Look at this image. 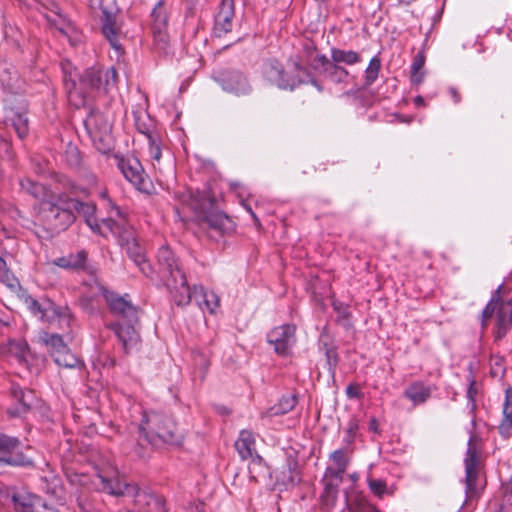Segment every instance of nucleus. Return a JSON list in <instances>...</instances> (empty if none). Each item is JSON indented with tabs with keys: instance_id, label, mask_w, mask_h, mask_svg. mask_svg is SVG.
Returning a JSON list of instances; mask_svg holds the SVG:
<instances>
[{
	"instance_id": "obj_1",
	"label": "nucleus",
	"mask_w": 512,
	"mask_h": 512,
	"mask_svg": "<svg viewBox=\"0 0 512 512\" xmlns=\"http://www.w3.org/2000/svg\"><path fill=\"white\" fill-rule=\"evenodd\" d=\"M63 72V84L69 103L75 108L85 106L89 90L106 91L116 85L117 72L114 67L107 69L101 67L87 68L82 74L68 61L61 62Z\"/></svg>"
},
{
	"instance_id": "obj_2",
	"label": "nucleus",
	"mask_w": 512,
	"mask_h": 512,
	"mask_svg": "<svg viewBox=\"0 0 512 512\" xmlns=\"http://www.w3.org/2000/svg\"><path fill=\"white\" fill-rule=\"evenodd\" d=\"M102 296L109 308V312L116 318L108 325L126 354L137 349L140 344L139 309L135 306L128 294L119 295L106 288L102 289Z\"/></svg>"
},
{
	"instance_id": "obj_3",
	"label": "nucleus",
	"mask_w": 512,
	"mask_h": 512,
	"mask_svg": "<svg viewBox=\"0 0 512 512\" xmlns=\"http://www.w3.org/2000/svg\"><path fill=\"white\" fill-rule=\"evenodd\" d=\"M183 202L197 215L199 224L211 237L229 235L235 230L234 221L225 213L214 209V198L208 193L191 190L183 195Z\"/></svg>"
},
{
	"instance_id": "obj_4",
	"label": "nucleus",
	"mask_w": 512,
	"mask_h": 512,
	"mask_svg": "<svg viewBox=\"0 0 512 512\" xmlns=\"http://www.w3.org/2000/svg\"><path fill=\"white\" fill-rule=\"evenodd\" d=\"M159 274L168 290L171 300L179 307L191 302V291L179 259L169 246L163 245L157 252Z\"/></svg>"
},
{
	"instance_id": "obj_5",
	"label": "nucleus",
	"mask_w": 512,
	"mask_h": 512,
	"mask_svg": "<svg viewBox=\"0 0 512 512\" xmlns=\"http://www.w3.org/2000/svg\"><path fill=\"white\" fill-rule=\"evenodd\" d=\"M262 76L270 84L281 90L294 91L302 84L310 83L319 92L324 90L323 85L298 61H291L288 67L276 59H269L262 66Z\"/></svg>"
},
{
	"instance_id": "obj_6",
	"label": "nucleus",
	"mask_w": 512,
	"mask_h": 512,
	"mask_svg": "<svg viewBox=\"0 0 512 512\" xmlns=\"http://www.w3.org/2000/svg\"><path fill=\"white\" fill-rule=\"evenodd\" d=\"M139 432L154 447L164 444L178 446L183 441V434L174 419L159 411H144L139 424Z\"/></svg>"
},
{
	"instance_id": "obj_7",
	"label": "nucleus",
	"mask_w": 512,
	"mask_h": 512,
	"mask_svg": "<svg viewBox=\"0 0 512 512\" xmlns=\"http://www.w3.org/2000/svg\"><path fill=\"white\" fill-rule=\"evenodd\" d=\"M475 438L476 436L471 434L464 458L466 496L464 504L477 501L486 486V478L481 472V451L475 444Z\"/></svg>"
},
{
	"instance_id": "obj_8",
	"label": "nucleus",
	"mask_w": 512,
	"mask_h": 512,
	"mask_svg": "<svg viewBox=\"0 0 512 512\" xmlns=\"http://www.w3.org/2000/svg\"><path fill=\"white\" fill-rule=\"evenodd\" d=\"M84 127L94 147L101 153L113 149L112 124L108 117L99 110H91L84 119Z\"/></svg>"
},
{
	"instance_id": "obj_9",
	"label": "nucleus",
	"mask_w": 512,
	"mask_h": 512,
	"mask_svg": "<svg viewBox=\"0 0 512 512\" xmlns=\"http://www.w3.org/2000/svg\"><path fill=\"white\" fill-rule=\"evenodd\" d=\"M40 216L47 229L52 232L66 230L75 221V215L69 207V198L59 200L58 203L43 202Z\"/></svg>"
},
{
	"instance_id": "obj_10",
	"label": "nucleus",
	"mask_w": 512,
	"mask_h": 512,
	"mask_svg": "<svg viewBox=\"0 0 512 512\" xmlns=\"http://www.w3.org/2000/svg\"><path fill=\"white\" fill-rule=\"evenodd\" d=\"M151 31L153 37V49L160 55L168 53L169 35L168 28V10L164 0H159L150 14Z\"/></svg>"
},
{
	"instance_id": "obj_11",
	"label": "nucleus",
	"mask_w": 512,
	"mask_h": 512,
	"mask_svg": "<svg viewBox=\"0 0 512 512\" xmlns=\"http://www.w3.org/2000/svg\"><path fill=\"white\" fill-rule=\"evenodd\" d=\"M119 243L125 250L129 259L139 268V271L147 278L153 279L154 270L146 257L144 248L139 244L135 230L124 229L120 233Z\"/></svg>"
},
{
	"instance_id": "obj_12",
	"label": "nucleus",
	"mask_w": 512,
	"mask_h": 512,
	"mask_svg": "<svg viewBox=\"0 0 512 512\" xmlns=\"http://www.w3.org/2000/svg\"><path fill=\"white\" fill-rule=\"evenodd\" d=\"M21 441L17 437L0 434V466L33 467L32 457L20 451Z\"/></svg>"
},
{
	"instance_id": "obj_13",
	"label": "nucleus",
	"mask_w": 512,
	"mask_h": 512,
	"mask_svg": "<svg viewBox=\"0 0 512 512\" xmlns=\"http://www.w3.org/2000/svg\"><path fill=\"white\" fill-rule=\"evenodd\" d=\"M117 167L123 176L139 191L149 193L151 182L137 158L115 156Z\"/></svg>"
},
{
	"instance_id": "obj_14",
	"label": "nucleus",
	"mask_w": 512,
	"mask_h": 512,
	"mask_svg": "<svg viewBox=\"0 0 512 512\" xmlns=\"http://www.w3.org/2000/svg\"><path fill=\"white\" fill-rule=\"evenodd\" d=\"M215 81L223 90L237 95H246L251 91V86L246 76L239 70L227 68L217 72Z\"/></svg>"
},
{
	"instance_id": "obj_15",
	"label": "nucleus",
	"mask_w": 512,
	"mask_h": 512,
	"mask_svg": "<svg viewBox=\"0 0 512 512\" xmlns=\"http://www.w3.org/2000/svg\"><path fill=\"white\" fill-rule=\"evenodd\" d=\"M310 66L332 83L346 84L349 82L350 74L348 70L329 60L325 55H317L312 60Z\"/></svg>"
},
{
	"instance_id": "obj_16",
	"label": "nucleus",
	"mask_w": 512,
	"mask_h": 512,
	"mask_svg": "<svg viewBox=\"0 0 512 512\" xmlns=\"http://www.w3.org/2000/svg\"><path fill=\"white\" fill-rule=\"evenodd\" d=\"M296 327L291 324H284L273 328L267 334V341L274 346V350L279 355H288L296 342Z\"/></svg>"
},
{
	"instance_id": "obj_17",
	"label": "nucleus",
	"mask_w": 512,
	"mask_h": 512,
	"mask_svg": "<svg viewBox=\"0 0 512 512\" xmlns=\"http://www.w3.org/2000/svg\"><path fill=\"white\" fill-rule=\"evenodd\" d=\"M495 324L492 330L494 342H500L504 339L512 328V300L497 301L495 311Z\"/></svg>"
},
{
	"instance_id": "obj_18",
	"label": "nucleus",
	"mask_w": 512,
	"mask_h": 512,
	"mask_svg": "<svg viewBox=\"0 0 512 512\" xmlns=\"http://www.w3.org/2000/svg\"><path fill=\"white\" fill-rule=\"evenodd\" d=\"M74 320V315L67 305H58L50 299H46V307L41 321L51 325L55 324L59 329H69Z\"/></svg>"
},
{
	"instance_id": "obj_19",
	"label": "nucleus",
	"mask_w": 512,
	"mask_h": 512,
	"mask_svg": "<svg viewBox=\"0 0 512 512\" xmlns=\"http://www.w3.org/2000/svg\"><path fill=\"white\" fill-rule=\"evenodd\" d=\"M235 15V0H222L219 12L215 16L214 35L223 37L232 30Z\"/></svg>"
},
{
	"instance_id": "obj_20",
	"label": "nucleus",
	"mask_w": 512,
	"mask_h": 512,
	"mask_svg": "<svg viewBox=\"0 0 512 512\" xmlns=\"http://www.w3.org/2000/svg\"><path fill=\"white\" fill-rule=\"evenodd\" d=\"M11 396L16 402L15 407L8 410V413L11 416H21L26 414L31 410L37 400L33 390L23 389L18 385H12Z\"/></svg>"
},
{
	"instance_id": "obj_21",
	"label": "nucleus",
	"mask_w": 512,
	"mask_h": 512,
	"mask_svg": "<svg viewBox=\"0 0 512 512\" xmlns=\"http://www.w3.org/2000/svg\"><path fill=\"white\" fill-rule=\"evenodd\" d=\"M14 508L17 512H57L52 506L36 495H13Z\"/></svg>"
},
{
	"instance_id": "obj_22",
	"label": "nucleus",
	"mask_w": 512,
	"mask_h": 512,
	"mask_svg": "<svg viewBox=\"0 0 512 512\" xmlns=\"http://www.w3.org/2000/svg\"><path fill=\"white\" fill-rule=\"evenodd\" d=\"M102 32L109 41L112 48L118 54L122 53V46L119 42L120 28L116 24V16L107 9L102 10Z\"/></svg>"
},
{
	"instance_id": "obj_23",
	"label": "nucleus",
	"mask_w": 512,
	"mask_h": 512,
	"mask_svg": "<svg viewBox=\"0 0 512 512\" xmlns=\"http://www.w3.org/2000/svg\"><path fill=\"white\" fill-rule=\"evenodd\" d=\"M0 83L10 93L18 94L24 91V81L18 71L6 64H0Z\"/></svg>"
},
{
	"instance_id": "obj_24",
	"label": "nucleus",
	"mask_w": 512,
	"mask_h": 512,
	"mask_svg": "<svg viewBox=\"0 0 512 512\" xmlns=\"http://www.w3.org/2000/svg\"><path fill=\"white\" fill-rule=\"evenodd\" d=\"M276 483L285 488L294 487L301 481L296 459L289 457L280 472L276 473Z\"/></svg>"
},
{
	"instance_id": "obj_25",
	"label": "nucleus",
	"mask_w": 512,
	"mask_h": 512,
	"mask_svg": "<svg viewBox=\"0 0 512 512\" xmlns=\"http://www.w3.org/2000/svg\"><path fill=\"white\" fill-rule=\"evenodd\" d=\"M432 391V386L423 381H413L404 390L403 396L417 406L424 404L431 397Z\"/></svg>"
},
{
	"instance_id": "obj_26",
	"label": "nucleus",
	"mask_w": 512,
	"mask_h": 512,
	"mask_svg": "<svg viewBox=\"0 0 512 512\" xmlns=\"http://www.w3.org/2000/svg\"><path fill=\"white\" fill-rule=\"evenodd\" d=\"M47 20L51 26L66 36L73 45L79 41L77 29L66 15L57 13L56 17H47Z\"/></svg>"
},
{
	"instance_id": "obj_27",
	"label": "nucleus",
	"mask_w": 512,
	"mask_h": 512,
	"mask_svg": "<svg viewBox=\"0 0 512 512\" xmlns=\"http://www.w3.org/2000/svg\"><path fill=\"white\" fill-rule=\"evenodd\" d=\"M69 207L72 210V213L76 216H83L85 218L86 223L94 229V225L98 227L95 222V212L96 206L91 202H83L75 198H69Z\"/></svg>"
},
{
	"instance_id": "obj_28",
	"label": "nucleus",
	"mask_w": 512,
	"mask_h": 512,
	"mask_svg": "<svg viewBox=\"0 0 512 512\" xmlns=\"http://www.w3.org/2000/svg\"><path fill=\"white\" fill-rule=\"evenodd\" d=\"M5 117L6 123H11L18 137L24 139L29 133V120L25 112H18L13 108H9Z\"/></svg>"
},
{
	"instance_id": "obj_29",
	"label": "nucleus",
	"mask_w": 512,
	"mask_h": 512,
	"mask_svg": "<svg viewBox=\"0 0 512 512\" xmlns=\"http://www.w3.org/2000/svg\"><path fill=\"white\" fill-rule=\"evenodd\" d=\"M297 404V398L293 394L282 396L278 403L273 405L272 407L266 409L261 413L262 418H272L275 416L284 415L291 410L294 409V407Z\"/></svg>"
},
{
	"instance_id": "obj_30",
	"label": "nucleus",
	"mask_w": 512,
	"mask_h": 512,
	"mask_svg": "<svg viewBox=\"0 0 512 512\" xmlns=\"http://www.w3.org/2000/svg\"><path fill=\"white\" fill-rule=\"evenodd\" d=\"M254 446L255 439L253 433L249 430H242L239 438L235 442V449L239 456L243 460L251 458L253 456V451L255 450Z\"/></svg>"
},
{
	"instance_id": "obj_31",
	"label": "nucleus",
	"mask_w": 512,
	"mask_h": 512,
	"mask_svg": "<svg viewBox=\"0 0 512 512\" xmlns=\"http://www.w3.org/2000/svg\"><path fill=\"white\" fill-rule=\"evenodd\" d=\"M503 418L498 426L499 433L503 437H508L512 429V389L505 391V401L503 404Z\"/></svg>"
},
{
	"instance_id": "obj_32",
	"label": "nucleus",
	"mask_w": 512,
	"mask_h": 512,
	"mask_svg": "<svg viewBox=\"0 0 512 512\" xmlns=\"http://www.w3.org/2000/svg\"><path fill=\"white\" fill-rule=\"evenodd\" d=\"M320 350L324 353L326 357L328 372L333 376L335 374L336 367L339 363L337 347L329 341L327 336L321 335Z\"/></svg>"
},
{
	"instance_id": "obj_33",
	"label": "nucleus",
	"mask_w": 512,
	"mask_h": 512,
	"mask_svg": "<svg viewBox=\"0 0 512 512\" xmlns=\"http://www.w3.org/2000/svg\"><path fill=\"white\" fill-rule=\"evenodd\" d=\"M40 340L46 346L48 352L53 358H55L57 354H60L68 347L63 341L62 336L59 334L42 332L40 334Z\"/></svg>"
},
{
	"instance_id": "obj_34",
	"label": "nucleus",
	"mask_w": 512,
	"mask_h": 512,
	"mask_svg": "<svg viewBox=\"0 0 512 512\" xmlns=\"http://www.w3.org/2000/svg\"><path fill=\"white\" fill-rule=\"evenodd\" d=\"M85 261H86V253L84 251H79L76 254H71L68 256H63V257L57 258L54 263L58 267H61L64 269L78 270V269L85 268Z\"/></svg>"
},
{
	"instance_id": "obj_35",
	"label": "nucleus",
	"mask_w": 512,
	"mask_h": 512,
	"mask_svg": "<svg viewBox=\"0 0 512 512\" xmlns=\"http://www.w3.org/2000/svg\"><path fill=\"white\" fill-rule=\"evenodd\" d=\"M331 61L334 63H344L347 65H354L361 61V56L358 52L353 50H342L339 48L331 49Z\"/></svg>"
},
{
	"instance_id": "obj_36",
	"label": "nucleus",
	"mask_w": 512,
	"mask_h": 512,
	"mask_svg": "<svg viewBox=\"0 0 512 512\" xmlns=\"http://www.w3.org/2000/svg\"><path fill=\"white\" fill-rule=\"evenodd\" d=\"M426 61L424 51H419L413 59L410 71V79L413 84L419 85L423 82L425 72L423 70Z\"/></svg>"
},
{
	"instance_id": "obj_37",
	"label": "nucleus",
	"mask_w": 512,
	"mask_h": 512,
	"mask_svg": "<svg viewBox=\"0 0 512 512\" xmlns=\"http://www.w3.org/2000/svg\"><path fill=\"white\" fill-rule=\"evenodd\" d=\"M502 289V285L498 287V289L494 292L492 295L490 301L486 304L484 309L482 310L480 314V322H481V328L482 330H486L490 319L493 317L496 308H497V301L499 300V293Z\"/></svg>"
},
{
	"instance_id": "obj_38",
	"label": "nucleus",
	"mask_w": 512,
	"mask_h": 512,
	"mask_svg": "<svg viewBox=\"0 0 512 512\" xmlns=\"http://www.w3.org/2000/svg\"><path fill=\"white\" fill-rule=\"evenodd\" d=\"M53 359L57 365L65 368H76L82 366L81 360L76 355L71 353L68 347L60 354H57Z\"/></svg>"
},
{
	"instance_id": "obj_39",
	"label": "nucleus",
	"mask_w": 512,
	"mask_h": 512,
	"mask_svg": "<svg viewBox=\"0 0 512 512\" xmlns=\"http://www.w3.org/2000/svg\"><path fill=\"white\" fill-rule=\"evenodd\" d=\"M346 505L348 512H383L364 497H359L352 502L347 501Z\"/></svg>"
},
{
	"instance_id": "obj_40",
	"label": "nucleus",
	"mask_w": 512,
	"mask_h": 512,
	"mask_svg": "<svg viewBox=\"0 0 512 512\" xmlns=\"http://www.w3.org/2000/svg\"><path fill=\"white\" fill-rule=\"evenodd\" d=\"M20 186L23 191L33 196L34 198H41L45 195L44 185L30 178L21 179Z\"/></svg>"
},
{
	"instance_id": "obj_41",
	"label": "nucleus",
	"mask_w": 512,
	"mask_h": 512,
	"mask_svg": "<svg viewBox=\"0 0 512 512\" xmlns=\"http://www.w3.org/2000/svg\"><path fill=\"white\" fill-rule=\"evenodd\" d=\"M381 69V60L378 56H374L365 70L364 87H370L378 78Z\"/></svg>"
},
{
	"instance_id": "obj_42",
	"label": "nucleus",
	"mask_w": 512,
	"mask_h": 512,
	"mask_svg": "<svg viewBox=\"0 0 512 512\" xmlns=\"http://www.w3.org/2000/svg\"><path fill=\"white\" fill-rule=\"evenodd\" d=\"M0 281L9 288H15L18 280L8 268L6 261L0 256Z\"/></svg>"
},
{
	"instance_id": "obj_43",
	"label": "nucleus",
	"mask_w": 512,
	"mask_h": 512,
	"mask_svg": "<svg viewBox=\"0 0 512 512\" xmlns=\"http://www.w3.org/2000/svg\"><path fill=\"white\" fill-rule=\"evenodd\" d=\"M367 484H368V487L370 489V491L378 498H383V496L385 494H391L392 492L389 491L388 487H387V483L386 481L382 480V479H377V478H372V477H368L367 478Z\"/></svg>"
},
{
	"instance_id": "obj_44",
	"label": "nucleus",
	"mask_w": 512,
	"mask_h": 512,
	"mask_svg": "<svg viewBox=\"0 0 512 512\" xmlns=\"http://www.w3.org/2000/svg\"><path fill=\"white\" fill-rule=\"evenodd\" d=\"M24 304L34 316L42 320L44 308L46 307V299L43 302H39L31 295H27L24 297Z\"/></svg>"
},
{
	"instance_id": "obj_45",
	"label": "nucleus",
	"mask_w": 512,
	"mask_h": 512,
	"mask_svg": "<svg viewBox=\"0 0 512 512\" xmlns=\"http://www.w3.org/2000/svg\"><path fill=\"white\" fill-rule=\"evenodd\" d=\"M64 157L69 166L75 168L80 167L82 161L81 153L75 145H67L64 152Z\"/></svg>"
},
{
	"instance_id": "obj_46",
	"label": "nucleus",
	"mask_w": 512,
	"mask_h": 512,
	"mask_svg": "<svg viewBox=\"0 0 512 512\" xmlns=\"http://www.w3.org/2000/svg\"><path fill=\"white\" fill-rule=\"evenodd\" d=\"M63 187L67 190V192L71 195H81V196H88V189L84 186H81L74 182L71 179L63 177L62 180H59Z\"/></svg>"
},
{
	"instance_id": "obj_47",
	"label": "nucleus",
	"mask_w": 512,
	"mask_h": 512,
	"mask_svg": "<svg viewBox=\"0 0 512 512\" xmlns=\"http://www.w3.org/2000/svg\"><path fill=\"white\" fill-rule=\"evenodd\" d=\"M338 494V483L329 481L325 484L322 500L326 505H334Z\"/></svg>"
},
{
	"instance_id": "obj_48",
	"label": "nucleus",
	"mask_w": 512,
	"mask_h": 512,
	"mask_svg": "<svg viewBox=\"0 0 512 512\" xmlns=\"http://www.w3.org/2000/svg\"><path fill=\"white\" fill-rule=\"evenodd\" d=\"M66 476L68 481L74 485L88 486L90 482V476L86 473H79L73 470H68L66 472Z\"/></svg>"
},
{
	"instance_id": "obj_49",
	"label": "nucleus",
	"mask_w": 512,
	"mask_h": 512,
	"mask_svg": "<svg viewBox=\"0 0 512 512\" xmlns=\"http://www.w3.org/2000/svg\"><path fill=\"white\" fill-rule=\"evenodd\" d=\"M329 459L332 461L333 465L336 467L347 469L348 467V457L346 456V450L345 449H337L333 451Z\"/></svg>"
},
{
	"instance_id": "obj_50",
	"label": "nucleus",
	"mask_w": 512,
	"mask_h": 512,
	"mask_svg": "<svg viewBox=\"0 0 512 512\" xmlns=\"http://www.w3.org/2000/svg\"><path fill=\"white\" fill-rule=\"evenodd\" d=\"M135 126L139 133L143 134L147 140L150 137H155L154 133L151 131V123L146 119H143L140 115H135Z\"/></svg>"
},
{
	"instance_id": "obj_51",
	"label": "nucleus",
	"mask_w": 512,
	"mask_h": 512,
	"mask_svg": "<svg viewBox=\"0 0 512 512\" xmlns=\"http://www.w3.org/2000/svg\"><path fill=\"white\" fill-rule=\"evenodd\" d=\"M148 152L149 156L153 161L159 162L162 156V151L160 147V143L158 137H150L148 140Z\"/></svg>"
},
{
	"instance_id": "obj_52",
	"label": "nucleus",
	"mask_w": 512,
	"mask_h": 512,
	"mask_svg": "<svg viewBox=\"0 0 512 512\" xmlns=\"http://www.w3.org/2000/svg\"><path fill=\"white\" fill-rule=\"evenodd\" d=\"M191 291V300H194L195 303L203 309V302L204 298L206 297L207 291L203 286H194L193 288L190 287Z\"/></svg>"
},
{
	"instance_id": "obj_53",
	"label": "nucleus",
	"mask_w": 512,
	"mask_h": 512,
	"mask_svg": "<svg viewBox=\"0 0 512 512\" xmlns=\"http://www.w3.org/2000/svg\"><path fill=\"white\" fill-rule=\"evenodd\" d=\"M219 306V297L213 291H207L203 302V309L213 313Z\"/></svg>"
},
{
	"instance_id": "obj_54",
	"label": "nucleus",
	"mask_w": 512,
	"mask_h": 512,
	"mask_svg": "<svg viewBox=\"0 0 512 512\" xmlns=\"http://www.w3.org/2000/svg\"><path fill=\"white\" fill-rule=\"evenodd\" d=\"M358 429H359L358 421L355 418H351L348 422V425L346 428V436L344 438V441L347 444H351L353 442Z\"/></svg>"
},
{
	"instance_id": "obj_55",
	"label": "nucleus",
	"mask_w": 512,
	"mask_h": 512,
	"mask_svg": "<svg viewBox=\"0 0 512 512\" xmlns=\"http://www.w3.org/2000/svg\"><path fill=\"white\" fill-rule=\"evenodd\" d=\"M346 472V469L340 467H327L325 476L330 477L331 479H335L336 483H341L343 480V474Z\"/></svg>"
},
{
	"instance_id": "obj_56",
	"label": "nucleus",
	"mask_w": 512,
	"mask_h": 512,
	"mask_svg": "<svg viewBox=\"0 0 512 512\" xmlns=\"http://www.w3.org/2000/svg\"><path fill=\"white\" fill-rule=\"evenodd\" d=\"M333 309L337 312L338 318L337 321H346L348 320L350 313L348 311V307L341 302H333Z\"/></svg>"
},
{
	"instance_id": "obj_57",
	"label": "nucleus",
	"mask_w": 512,
	"mask_h": 512,
	"mask_svg": "<svg viewBox=\"0 0 512 512\" xmlns=\"http://www.w3.org/2000/svg\"><path fill=\"white\" fill-rule=\"evenodd\" d=\"M102 223L112 233H114V234L117 233L119 238H120V233L123 232L124 229H132L131 227H121L119 224L116 223L115 220H113L111 218L102 219Z\"/></svg>"
},
{
	"instance_id": "obj_58",
	"label": "nucleus",
	"mask_w": 512,
	"mask_h": 512,
	"mask_svg": "<svg viewBox=\"0 0 512 512\" xmlns=\"http://www.w3.org/2000/svg\"><path fill=\"white\" fill-rule=\"evenodd\" d=\"M346 395L350 399L360 398L362 396V393L360 391L359 385L354 383L349 384L346 388Z\"/></svg>"
},
{
	"instance_id": "obj_59",
	"label": "nucleus",
	"mask_w": 512,
	"mask_h": 512,
	"mask_svg": "<svg viewBox=\"0 0 512 512\" xmlns=\"http://www.w3.org/2000/svg\"><path fill=\"white\" fill-rule=\"evenodd\" d=\"M448 93L451 96L453 102L455 104H459L461 102V94L459 93L458 89L456 87H449Z\"/></svg>"
},
{
	"instance_id": "obj_60",
	"label": "nucleus",
	"mask_w": 512,
	"mask_h": 512,
	"mask_svg": "<svg viewBox=\"0 0 512 512\" xmlns=\"http://www.w3.org/2000/svg\"><path fill=\"white\" fill-rule=\"evenodd\" d=\"M502 491L505 496L512 495V478L507 483L502 485Z\"/></svg>"
},
{
	"instance_id": "obj_61",
	"label": "nucleus",
	"mask_w": 512,
	"mask_h": 512,
	"mask_svg": "<svg viewBox=\"0 0 512 512\" xmlns=\"http://www.w3.org/2000/svg\"><path fill=\"white\" fill-rule=\"evenodd\" d=\"M378 427H379V424H378V421L376 420V418H374V417L371 418L369 421V430L374 433H378L379 432Z\"/></svg>"
},
{
	"instance_id": "obj_62",
	"label": "nucleus",
	"mask_w": 512,
	"mask_h": 512,
	"mask_svg": "<svg viewBox=\"0 0 512 512\" xmlns=\"http://www.w3.org/2000/svg\"><path fill=\"white\" fill-rule=\"evenodd\" d=\"M85 177L89 185L94 186L97 184V177L93 173L88 172L85 174Z\"/></svg>"
},
{
	"instance_id": "obj_63",
	"label": "nucleus",
	"mask_w": 512,
	"mask_h": 512,
	"mask_svg": "<svg viewBox=\"0 0 512 512\" xmlns=\"http://www.w3.org/2000/svg\"><path fill=\"white\" fill-rule=\"evenodd\" d=\"M135 452H136L137 456L140 458H144L146 456L145 449L143 447H141L140 444H138L137 447L135 448Z\"/></svg>"
},
{
	"instance_id": "obj_64",
	"label": "nucleus",
	"mask_w": 512,
	"mask_h": 512,
	"mask_svg": "<svg viewBox=\"0 0 512 512\" xmlns=\"http://www.w3.org/2000/svg\"><path fill=\"white\" fill-rule=\"evenodd\" d=\"M414 103L417 106L424 105V98L422 96H416L414 99Z\"/></svg>"
}]
</instances>
